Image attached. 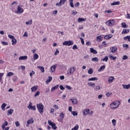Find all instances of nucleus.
I'll return each instance as SVG.
<instances>
[{"label":"nucleus","instance_id":"nucleus-1","mask_svg":"<svg viewBox=\"0 0 130 130\" xmlns=\"http://www.w3.org/2000/svg\"><path fill=\"white\" fill-rule=\"evenodd\" d=\"M119 105H120V102L116 101L111 104L110 107L112 109H116L119 107Z\"/></svg>","mask_w":130,"mask_h":130},{"label":"nucleus","instance_id":"nucleus-2","mask_svg":"<svg viewBox=\"0 0 130 130\" xmlns=\"http://www.w3.org/2000/svg\"><path fill=\"white\" fill-rule=\"evenodd\" d=\"M37 108L41 114H43V111L44 109V106L42 104L40 103L37 105Z\"/></svg>","mask_w":130,"mask_h":130},{"label":"nucleus","instance_id":"nucleus-3","mask_svg":"<svg viewBox=\"0 0 130 130\" xmlns=\"http://www.w3.org/2000/svg\"><path fill=\"white\" fill-rule=\"evenodd\" d=\"M74 45V42L73 41H66L63 42L62 45L66 46H71V45Z\"/></svg>","mask_w":130,"mask_h":130},{"label":"nucleus","instance_id":"nucleus-4","mask_svg":"<svg viewBox=\"0 0 130 130\" xmlns=\"http://www.w3.org/2000/svg\"><path fill=\"white\" fill-rule=\"evenodd\" d=\"M48 123L49 125H51L53 129H56L57 128V126H56L55 123L52 122L51 120H48Z\"/></svg>","mask_w":130,"mask_h":130},{"label":"nucleus","instance_id":"nucleus-5","mask_svg":"<svg viewBox=\"0 0 130 130\" xmlns=\"http://www.w3.org/2000/svg\"><path fill=\"white\" fill-rule=\"evenodd\" d=\"M115 22H114V20L112 19L111 20H108L106 22V25H107L108 26H113V25H114L115 24Z\"/></svg>","mask_w":130,"mask_h":130},{"label":"nucleus","instance_id":"nucleus-6","mask_svg":"<svg viewBox=\"0 0 130 130\" xmlns=\"http://www.w3.org/2000/svg\"><path fill=\"white\" fill-rule=\"evenodd\" d=\"M66 2H67V0H60L59 3L56 4V6L57 7H61L62 5H64V4L66 3Z\"/></svg>","mask_w":130,"mask_h":130},{"label":"nucleus","instance_id":"nucleus-7","mask_svg":"<svg viewBox=\"0 0 130 130\" xmlns=\"http://www.w3.org/2000/svg\"><path fill=\"white\" fill-rule=\"evenodd\" d=\"M27 108L31 110H36V106H32V103H30L27 106Z\"/></svg>","mask_w":130,"mask_h":130},{"label":"nucleus","instance_id":"nucleus-8","mask_svg":"<svg viewBox=\"0 0 130 130\" xmlns=\"http://www.w3.org/2000/svg\"><path fill=\"white\" fill-rule=\"evenodd\" d=\"M110 50L112 53H115V52L117 51V47H116V46L112 47L110 48Z\"/></svg>","mask_w":130,"mask_h":130},{"label":"nucleus","instance_id":"nucleus-9","mask_svg":"<svg viewBox=\"0 0 130 130\" xmlns=\"http://www.w3.org/2000/svg\"><path fill=\"white\" fill-rule=\"evenodd\" d=\"M89 112H90V109H85L83 110V113L84 116H86V115H88V113H89Z\"/></svg>","mask_w":130,"mask_h":130},{"label":"nucleus","instance_id":"nucleus-10","mask_svg":"<svg viewBox=\"0 0 130 130\" xmlns=\"http://www.w3.org/2000/svg\"><path fill=\"white\" fill-rule=\"evenodd\" d=\"M104 38L106 40H108L109 39L112 38V35L111 34L107 35L104 37Z\"/></svg>","mask_w":130,"mask_h":130},{"label":"nucleus","instance_id":"nucleus-11","mask_svg":"<svg viewBox=\"0 0 130 130\" xmlns=\"http://www.w3.org/2000/svg\"><path fill=\"white\" fill-rule=\"evenodd\" d=\"M76 71V67H72L70 69V75H72V74H74L75 71Z\"/></svg>","mask_w":130,"mask_h":130},{"label":"nucleus","instance_id":"nucleus-12","mask_svg":"<svg viewBox=\"0 0 130 130\" xmlns=\"http://www.w3.org/2000/svg\"><path fill=\"white\" fill-rule=\"evenodd\" d=\"M23 12V8H21V7H20V6H18L17 12H16V13H19V14H22Z\"/></svg>","mask_w":130,"mask_h":130},{"label":"nucleus","instance_id":"nucleus-13","mask_svg":"<svg viewBox=\"0 0 130 130\" xmlns=\"http://www.w3.org/2000/svg\"><path fill=\"white\" fill-rule=\"evenodd\" d=\"M70 100L71 101H72V103L74 105L76 104H78V100L77 99H71Z\"/></svg>","mask_w":130,"mask_h":130},{"label":"nucleus","instance_id":"nucleus-14","mask_svg":"<svg viewBox=\"0 0 130 130\" xmlns=\"http://www.w3.org/2000/svg\"><path fill=\"white\" fill-rule=\"evenodd\" d=\"M28 58L27 56H22L19 57V60H25Z\"/></svg>","mask_w":130,"mask_h":130},{"label":"nucleus","instance_id":"nucleus-15","mask_svg":"<svg viewBox=\"0 0 130 130\" xmlns=\"http://www.w3.org/2000/svg\"><path fill=\"white\" fill-rule=\"evenodd\" d=\"M90 52L91 53H93V54H97V53H98V52H97V51H96V50H95L94 48H90Z\"/></svg>","mask_w":130,"mask_h":130},{"label":"nucleus","instance_id":"nucleus-16","mask_svg":"<svg viewBox=\"0 0 130 130\" xmlns=\"http://www.w3.org/2000/svg\"><path fill=\"white\" fill-rule=\"evenodd\" d=\"M56 66H57L56 64H55L51 67L50 70L52 73H54V72H55V69H56Z\"/></svg>","mask_w":130,"mask_h":130},{"label":"nucleus","instance_id":"nucleus-17","mask_svg":"<svg viewBox=\"0 0 130 130\" xmlns=\"http://www.w3.org/2000/svg\"><path fill=\"white\" fill-rule=\"evenodd\" d=\"M109 58L111 60H115L116 59V56H113L112 55L110 54L109 55Z\"/></svg>","mask_w":130,"mask_h":130},{"label":"nucleus","instance_id":"nucleus-18","mask_svg":"<svg viewBox=\"0 0 130 130\" xmlns=\"http://www.w3.org/2000/svg\"><path fill=\"white\" fill-rule=\"evenodd\" d=\"M48 78H49L48 79H47L46 81V83L47 84H49V83H50V82H51V81H52V77L49 76Z\"/></svg>","mask_w":130,"mask_h":130},{"label":"nucleus","instance_id":"nucleus-19","mask_svg":"<svg viewBox=\"0 0 130 130\" xmlns=\"http://www.w3.org/2000/svg\"><path fill=\"white\" fill-rule=\"evenodd\" d=\"M38 89V86H34L31 88V92H35Z\"/></svg>","mask_w":130,"mask_h":130},{"label":"nucleus","instance_id":"nucleus-20","mask_svg":"<svg viewBox=\"0 0 130 130\" xmlns=\"http://www.w3.org/2000/svg\"><path fill=\"white\" fill-rule=\"evenodd\" d=\"M103 39V37H101V36H98L96 37V41H98V42H100V41H102Z\"/></svg>","mask_w":130,"mask_h":130},{"label":"nucleus","instance_id":"nucleus-21","mask_svg":"<svg viewBox=\"0 0 130 130\" xmlns=\"http://www.w3.org/2000/svg\"><path fill=\"white\" fill-rule=\"evenodd\" d=\"M114 80V77L113 76H111L109 79H108V82L109 83H112L113 81Z\"/></svg>","mask_w":130,"mask_h":130},{"label":"nucleus","instance_id":"nucleus-22","mask_svg":"<svg viewBox=\"0 0 130 130\" xmlns=\"http://www.w3.org/2000/svg\"><path fill=\"white\" fill-rule=\"evenodd\" d=\"M60 116V120H63V118H64V113H62L59 115Z\"/></svg>","mask_w":130,"mask_h":130},{"label":"nucleus","instance_id":"nucleus-23","mask_svg":"<svg viewBox=\"0 0 130 130\" xmlns=\"http://www.w3.org/2000/svg\"><path fill=\"white\" fill-rule=\"evenodd\" d=\"M6 106H7V104H6V103L3 104L2 106H1V108H2V110L5 111L6 110Z\"/></svg>","mask_w":130,"mask_h":130},{"label":"nucleus","instance_id":"nucleus-24","mask_svg":"<svg viewBox=\"0 0 130 130\" xmlns=\"http://www.w3.org/2000/svg\"><path fill=\"white\" fill-rule=\"evenodd\" d=\"M88 81H98V78L97 77H92L91 78L88 79Z\"/></svg>","mask_w":130,"mask_h":130},{"label":"nucleus","instance_id":"nucleus-25","mask_svg":"<svg viewBox=\"0 0 130 130\" xmlns=\"http://www.w3.org/2000/svg\"><path fill=\"white\" fill-rule=\"evenodd\" d=\"M129 29H124L122 31V34H126L127 33H129Z\"/></svg>","mask_w":130,"mask_h":130},{"label":"nucleus","instance_id":"nucleus-26","mask_svg":"<svg viewBox=\"0 0 130 130\" xmlns=\"http://www.w3.org/2000/svg\"><path fill=\"white\" fill-rule=\"evenodd\" d=\"M86 21V18H79L78 20V23H81V22H85Z\"/></svg>","mask_w":130,"mask_h":130},{"label":"nucleus","instance_id":"nucleus-27","mask_svg":"<svg viewBox=\"0 0 130 130\" xmlns=\"http://www.w3.org/2000/svg\"><path fill=\"white\" fill-rule=\"evenodd\" d=\"M91 61L98 62L99 61V59L98 58V57H95L92 58Z\"/></svg>","mask_w":130,"mask_h":130},{"label":"nucleus","instance_id":"nucleus-28","mask_svg":"<svg viewBox=\"0 0 130 130\" xmlns=\"http://www.w3.org/2000/svg\"><path fill=\"white\" fill-rule=\"evenodd\" d=\"M58 86H59L58 85H56V86L53 87L51 89V92H53V91H54V90H56V89H57L58 88Z\"/></svg>","mask_w":130,"mask_h":130},{"label":"nucleus","instance_id":"nucleus-29","mask_svg":"<svg viewBox=\"0 0 130 130\" xmlns=\"http://www.w3.org/2000/svg\"><path fill=\"white\" fill-rule=\"evenodd\" d=\"M105 65L101 66L100 68L98 70V72H102V70L104 71L105 69Z\"/></svg>","mask_w":130,"mask_h":130},{"label":"nucleus","instance_id":"nucleus-30","mask_svg":"<svg viewBox=\"0 0 130 130\" xmlns=\"http://www.w3.org/2000/svg\"><path fill=\"white\" fill-rule=\"evenodd\" d=\"M14 112V109H11L10 110L8 111V115H11L13 114Z\"/></svg>","mask_w":130,"mask_h":130},{"label":"nucleus","instance_id":"nucleus-31","mask_svg":"<svg viewBox=\"0 0 130 130\" xmlns=\"http://www.w3.org/2000/svg\"><path fill=\"white\" fill-rule=\"evenodd\" d=\"M122 86H123V89H128L130 88V85L129 84H127V85L123 84Z\"/></svg>","mask_w":130,"mask_h":130},{"label":"nucleus","instance_id":"nucleus-32","mask_svg":"<svg viewBox=\"0 0 130 130\" xmlns=\"http://www.w3.org/2000/svg\"><path fill=\"white\" fill-rule=\"evenodd\" d=\"M37 68L41 71L42 73H44V67L42 66H38Z\"/></svg>","mask_w":130,"mask_h":130},{"label":"nucleus","instance_id":"nucleus-33","mask_svg":"<svg viewBox=\"0 0 130 130\" xmlns=\"http://www.w3.org/2000/svg\"><path fill=\"white\" fill-rule=\"evenodd\" d=\"M88 86H90V87H91V88H95L94 83H93L92 82H88Z\"/></svg>","mask_w":130,"mask_h":130},{"label":"nucleus","instance_id":"nucleus-34","mask_svg":"<svg viewBox=\"0 0 130 130\" xmlns=\"http://www.w3.org/2000/svg\"><path fill=\"white\" fill-rule=\"evenodd\" d=\"M7 125H8V121H5V123L3 124L2 126V129H4Z\"/></svg>","mask_w":130,"mask_h":130},{"label":"nucleus","instance_id":"nucleus-35","mask_svg":"<svg viewBox=\"0 0 130 130\" xmlns=\"http://www.w3.org/2000/svg\"><path fill=\"white\" fill-rule=\"evenodd\" d=\"M121 26L123 28H128V25H126V24H125V22H122L121 23Z\"/></svg>","mask_w":130,"mask_h":130},{"label":"nucleus","instance_id":"nucleus-36","mask_svg":"<svg viewBox=\"0 0 130 130\" xmlns=\"http://www.w3.org/2000/svg\"><path fill=\"white\" fill-rule=\"evenodd\" d=\"M39 57V55H38L37 53H35L34 55V59L35 60H36V59H38Z\"/></svg>","mask_w":130,"mask_h":130},{"label":"nucleus","instance_id":"nucleus-37","mask_svg":"<svg viewBox=\"0 0 130 130\" xmlns=\"http://www.w3.org/2000/svg\"><path fill=\"white\" fill-rule=\"evenodd\" d=\"M120 4V2L119 1L116 2H114L111 4V6H116Z\"/></svg>","mask_w":130,"mask_h":130},{"label":"nucleus","instance_id":"nucleus-38","mask_svg":"<svg viewBox=\"0 0 130 130\" xmlns=\"http://www.w3.org/2000/svg\"><path fill=\"white\" fill-rule=\"evenodd\" d=\"M94 71H93V69L90 68L89 70L88 71V74L89 75H92Z\"/></svg>","mask_w":130,"mask_h":130},{"label":"nucleus","instance_id":"nucleus-39","mask_svg":"<svg viewBox=\"0 0 130 130\" xmlns=\"http://www.w3.org/2000/svg\"><path fill=\"white\" fill-rule=\"evenodd\" d=\"M12 45H15V44L17 43V40L14 38V39H12Z\"/></svg>","mask_w":130,"mask_h":130},{"label":"nucleus","instance_id":"nucleus-40","mask_svg":"<svg viewBox=\"0 0 130 130\" xmlns=\"http://www.w3.org/2000/svg\"><path fill=\"white\" fill-rule=\"evenodd\" d=\"M124 40H127L129 42H130V36H127L123 38Z\"/></svg>","mask_w":130,"mask_h":130},{"label":"nucleus","instance_id":"nucleus-41","mask_svg":"<svg viewBox=\"0 0 130 130\" xmlns=\"http://www.w3.org/2000/svg\"><path fill=\"white\" fill-rule=\"evenodd\" d=\"M34 122V120H33V119L31 118L30 119L28 120L27 123L28 124L29 123V124H32Z\"/></svg>","mask_w":130,"mask_h":130},{"label":"nucleus","instance_id":"nucleus-42","mask_svg":"<svg viewBox=\"0 0 130 130\" xmlns=\"http://www.w3.org/2000/svg\"><path fill=\"white\" fill-rule=\"evenodd\" d=\"M94 90H95V91H99V90H100V86H96L95 87H94Z\"/></svg>","mask_w":130,"mask_h":130},{"label":"nucleus","instance_id":"nucleus-43","mask_svg":"<svg viewBox=\"0 0 130 130\" xmlns=\"http://www.w3.org/2000/svg\"><path fill=\"white\" fill-rule=\"evenodd\" d=\"M12 76H14V73L13 72H9L7 74V77H12Z\"/></svg>","mask_w":130,"mask_h":130},{"label":"nucleus","instance_id":"nucleus-44","mask_svg":"<svg viewBox=\"0 0 130 130\" xmlns=\"http://www.w3.org/2000/svg\"><path fill=\"white\" fill-rule=\"evenodd\" d=\"M26 25H32V19L25 22Z\"/></svg>","mask_w":130,"mask_h":130},{"label":"nucleus","instance_id":"nucleus-45","mask_svg":"<svg viewBox=\"0 0 130 130\" xmlns=\"http://www.w3.org/2000/svg\"><path fill=\"white\" fill-rule=\"evenodd\" d=\"M79 129V125L77 124L71 130H78Z\"/></svg>","mask_w":130,"mask_h":130},{"label":"nucleus","instance_id":"nucleus-46","mask_svg":"<svg viewBox=\"0 0 130 130\" xmlns=\"http://www.w3.org/2000/svg\"><path fill=\"white\" fill-rule=\"evenodd\" d=\"M102 60L103 61H106V62H107V61H108V56H106L105 58L102 59Z\"/></svg>","mask_w":130,"mask_h":130},{"label":"nucleus","instance_id":"nucleus-47","mask_svg":"<svg viewBox=\"0 0 130 130\" xmlns=\"http://www.w3.org/2000/svg\"><path fill=\"white\" fill-rule=\"evenodd\" d=\"M112 122L114 126H115V125H116V120L115 119H113L112 120Z\"/></svg>","mask_w":130,"mask_h":130},{"label":"nucleus","instance_id":"nucleus-48","mask_svg":"<svg viewBox=\"0 0 130 130\" xmlns=\"http://www.w3.org/2000/svg\"><path fill=\"white\" fill-rule=\"evenodd\" d=\"M72 114H73V116H77V115H78V113L76 111H72Z\"/></svg>","mask_w":130,"mask_h":130},{"label":"nucleus","instance_id":"nucleus-49","mask_svg":"<svg viewBox=\"0 0 130 130\" xmlns=\"http://www.w3.org/2000/svg\"><path fill=\"white\" fill-rule=\"evenodd\" d=\"M2 44L3 45H9V43L7 42H5V41H2Z\"/></svg>","mask_w":130,"mask_h":130},{"label":"nucleus","instance_id":"nucleus-50","mask_svg":"<svg viewBox=\"0 0 130 130\" xmlns=\"http://www.w3.org/2000/svg\"><path fill=\"white\" fill-rule=\"evenodd\" d=\"M40 94V91H37L36 92V93L35 94L34 96L35 97H37V96H39V94Z\"/></svg>","mask_w":130,"mask_h":130},{"label":"nucleus","instance_id":"nucleus-51","mask_svg":"<svg viewBox=\"0 0 130 130\" xmlns=\"http://www.w3.org/2000/svg\"><path fill=\"white\" fill-rule=\"evenodd\" d=\"M58 53H59V51H58V49H56V51L54 52V55H57V54H58Z\"/></svg>","mask_w":130,"mask_h":130},{"label":"nucleus","instance_id":"nucleus-52","mask_svg":"<svg viewBox=\"0 0 130 130\" xmlns=\"http://www.w3.org/2000/svg\"><path fill=\"white\" fill-rule=\"evenodd\" d=\"M33 75H35V72H34V71H32L30 73L29 76H30V77H32V76H33Z\"/></svg>","mask_w":130,"mask_h":130},{"label":"nucleus","instance_id":"nucleus-53","mask_svg":"<svg viewBox=\"0 0 130 130\" xmlns=\"http://www.w3.org/2000/svg\"><path fill=\"white\" fill-rule=\"evenodd\" d=\"M73 50H75V49H78V46H77V45H74L72 48Z\"/></svg>","mask_w":130,"mask_h":130},{"label":"nucleus","instance_id":"nucleus-54","mask_svg":"<svg viewBox=\"0 0 130 130\" xmlns=\"http://www.w3.org/2000/svg\"><path fill=\"white\" fill-rule=\"evenodd\" d=\"M8 37L10 39H14L15 38V37H14V36H12L11 35H9Z\"/></svg>","mask_w":130,"mask_h":130},{"label":"nucleus","instance_id":"nucleus-55","mask_svg":"<svg viewBox=\"0 0 130 130\" xmlns=\"http://www.w3.org/2000/svg\"><path fill=\"white\" fill-rule=\"evenodd\" d=\"M80 40L81 41V43L83 45H84V44H85V42L84 41V39L80 38Z\"/></svg>","mask_w":130,"mask_h":130},{"label":"nucleus","instance_id":"nucleus-56","mask_svg":"<svg viewBox=\"0 0 130 130\" xmlns=\"http://www.w3.org/2000/svg\"><path fill=\"white\" fill-rule=\"evenodd\" d=\"M127 58H128V57H127V55H124L123 57V60H125V59H127Z\"/></svg>","mask_w":130,"mask_h":130},{"label":"nucleus","instance_id":"nucleus-57","mask_svg":"<svg viewBox=\"0 0 130 130\" xmlns=\"http://www.w3.org/2000/svg\"><path fill=\"white\" fill-rule=\"evenodd\" d=\"M123 47H125L126 48V49H127V47H128V45L126 44H124L123 45Z\"/></svg>","mask_w":130,"mask_h":130},{"label":"nucleus","instance_id":"nucleus-58","mask_svg":"<svg viewBox=\"0 0 130 130\" xmlns=\"http://www.w3.org/2000/svg\"><path fill=\"white\" fill-rule=\"evenodd\" d=\"M66 88H67L68 90H72V87L69 85H66Z\"/></svg>","mask_w":130,"mask_h":130},{"label":"nucleus","instance_id":"nucleus-59","mask_svg":"<svg viewBox=\"0 0 130 130\" xmlns=\"http://www.w3.org/2000/svg\"><path fill=\"white\" fill-rule=\"evenodd\" d=\"M105 13H108L109 14H110L111 13H112V11L109 10H106L105 11Z\"/></svg>","mask_w":130,"mask_h":130},{"label":"nucleus","instance_id":"nucleus-60","mask_svg":"<svg viewBox=\"0 0 130 130\" xmlns=\"http://www.w3.org/2000/svg\"><path fill=\"white\" fill-rule=\"evenodd\" d=\"M53 107L55 108V109L56 110H57V109H59V107H58V106L56 105H54Z\"/></svg>","mask_w":130,"mask_h":130},{"label":"nucleus","instance_id":"nucleus-61","mask_svg":"<svg viewBox=\"0 0 130 130\" xmlns=\"http://www.w3.org/2000/svg\"><path fill=\"white\" fill-rule=\"evenodd\" d=\"M111 94H112L111 93L108 92L106 93V96H107V97H109V96L111 95Z\"/></svg>","mask_w":130,"mask_h":130},{"label":"nucleus","instance_id":"nucleus-62","mask_svg":"<svg viewBox=\"0 0 130 130\" xmlns=\"http://www.w3.org/2000/svg\"><path fill=\"white\" fill-rule=\"evenodd\" d=\"M15 125L16 126H20V123L19 122V121H16L15 122Z\"/></svg>","mask_w":130,"mask_h":130},{"label":"nucleus","instance_id":"nucleus-63","mask_svg":"<svg viewBox=\"0 0 130 130\" xmlns=\"http://www.w3.org/2000/svg\"><path fill=\"white\" fill-rule=\"evenodd\" d=\"M72 14H73V15H77V14H78V12H77L75 10H73L72 11Z\"/></svg>","mask_w":130,"mask_h":130},{"label":"nucleus","instance_id":"nucleus-64","mask_svg":"<svg viewBox=\"0 0 130 130\" xmlns=\"http://www.w3.org/2000/svg\"><path fill=\"white\" fill-rule=\"evenodd\" d=\"M59 88L60 90H63L64 89V87H63V86L62 85H60Z\"/></svg>","mask_w":130,"mask_h":130}]
</instances>
